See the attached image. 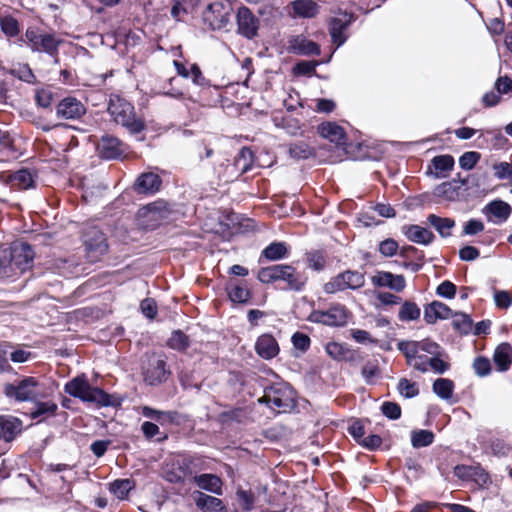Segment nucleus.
Masks as SVG:
<instances>
[{
	"label": "nucleus",
	"mask_w": 512,
	"mask_h": 512,
	"mask_svg": "<svg viewBox=\"0 0 512 512\" xmlns=\"http://www.w3.org/2000/svg\"><path fill=\"white\" fill-rule=\"evenodd\" d=\"M64 391L71 397L77 398L83 403L94 404L98 408L120 407L123 401L117 395L109 394L102 388L92 386L84 373L69 380L64 385Z\"/></svg>",
	"instance_id": "1"
},
{
	"label": "nucleus",
	"mask_w": 512,
	"mask_h": 512,
	"mask_svg": "<svg viewBox=\"0 0 512 512\" xmlns=\"http://www.w3.org/2000/svg\"><path fill=\"white\" fill-rule=\"evenodd\" d=\"M257 278L264 284L283 281L286 283L284 289L294 292L303 291L308 280L304 273L298 272L296 268L287 264H275L262 267L258 271Z\"/></svg>",
	"instance_id": "2"
},
{
	"label": "nucleus",
	"mask_w": 512,
	"mask_h": 512,
	"mask_svg": "<svg viewBox=\"0 0 512 512\" xmlns=\"http://www.w3.org/2000/svg\"><path fill=\"white\" fill-rule=\"evenodd\" d=\"M39 385L37 378L26 376L13 383H6L3 387V393L8 399L17 403L36 402L40 397Z\"/></svg>",
	"instance_id": "3"
},
{
	"label": "nucleus",
	"mask_w": 512,
	"mask_h": 512,
	"mask_svg": "<svg viewBox=\"0 0 512 512\" xmlns=\"http://www.w3.org/2000/svg\"><path fill=\"white\" fill-rule=\"evenodd\" d=\"M82 242L86 259L96 263L108 253L109 244L106 235L97 227H88L83 231Z\"/></svg>",
	"instance_id": "4"
},
{
	"label": "nucleus",
	"mask_w": 512,
	"mask_h": 512,
	"mask_svg": "<svg viewBox=\"0 0 512 512\" xmlns=\"http://www.w3.org/2000/svg\"><path fill=\"white\" fill-rule=\"evenodd\" d=\"M264 392L268 393L269 401H272L273 407L277 408L279 412H289L296 406L295 392L286 382L272 383L264 387Z\"/></svg>",
	"instance_id": "5"
},
{
	"label": "nucleus",
	"mask_w": 512,
	"mask_h": 512,
	"mask_svg": "<svg viewBox=\"0 0 512 512\" xmlns=\"http://www.w3.org/2000/svg\"><path fill=\"white\" fill-rule=\"evenodd\" d=\"M365 285V275L356 270H345L332 277L324 285V292L335 294L345 290H358Z\"/></svg>",
	"instance_id": "6"
},
{
	"label": "nucleus",
	"mask_w": 512,
	"mask_h": 512,
	"mask_svg": "<svg viewBox=\"0 0 512 512\" xmlns=\"http://www.w3.org/2000/svg\"><path fill=\"white\" fill-rule=\"evenodd\" d=\"M231 11L230 4L214 1L206 6L202 13V20L211 30H221L229 24Z\"/></svg>",
	"instance_id": "7"
},
{
	"label": "nucleus",
	"mask_w": 512,
	"mask_h": 512,
	"mask_svg": "<svg viewBox=\"0 0 512 512\" xmlns=\"http://www.w3.org/2000/svg\"><path fill=\"white\" fill-rule=\"evenodd\" d=\"M25 36L31 45L32 51L45 52L49 56L55 57V62H58L57 55L61 44L60 39H57L53 34L40 33L33 28L27 29Z\"/></svg>",
	"instance_id": "8"
},
{
	"label": "nucleus",
	"mask_w": 512,
	"mask_h": 512,
	"mask_svg": "<svg viewBox=\"0 0 512 512\" xmlns=\"http://www.w3.org/2000/svg\"><path fill=\"white\" fill-rule=\"evenodd\" d=\"M307 320L311 323L341 327L347 323V309L341 304H336L328 310H313Z\"/></svg>",
	"instance_id": "9"
},
{
	"label": "nucleus",
	"mask_w": 512,
	"mask_h": 512,
	"mask_svg": "<svg viewBox=\"0 0 512 512\" xmlns=\"http://www.w3.org/2000/svg\"><path fill=\"white\" fill-rule=\"evenodd\" d=\"M8 255L12 271L18 270L23 273L32 267L35 253L29 243L19 242L10 247Z\"/></svg>",
	"instance_id": "10"
},
{
	"label": "nucleus",
	"mask_w": 512,
	"mask_h": 512,
	"mask_svg": "<svg viewBox=\"0 0 512 512\" xmlns=\"http://www.w3.org/2000/svg\"><path fill=\"white\" fill-rule=\"evenodd\" d=\"M237 34L247 40L258 36L259 18L247 6H240L236 12Z\"/></svg>",
	"instance_id": "11"
},
{
	"label": "nucleus",
	"mask_w": 512,
	"mask_h": 512,
	"mask_svg": "<svg viewBox=\"0 0 512 512\" xmlns=\"http://www.w3.org/2000/svg\"><path fill=\"white\" fill-rule=\"evenodd\" d=\"M355 20V14L349 11L340 12V17H333L330 19L329 35L332 43L336 45V49L343 46L347 41L348 35L346 34V31Z\"/></svg>",
	"instance_id": "12"
},
{
	"label": "nucleus",
	"mask_w": 512,
	"mask_h": 512,
	"mask_svg": "<svg viewBox=\"0 0 512 512\" xmlns=\"http://www.w3.org/2000/svg\"><path fill=\"white\" fill-rule=\"evenodd\" d=\"M482 214L487 221L495 225L504 224L512 214V206L500 199L496 198L488 202L482 209Z\"/></svg>",
	"instance_id": "13"
},
{
	"label": "nucleus",
	"mask_w": 512,
	"mask_h": 512,
	"mask_svg": "<svg viewBox=\"0 0 512 512\" xmlns=\"http://www.w3.org/2000/svg\"><path fill=\"white\" fill-rule=\"evenodd\" d=\"M100 158L104 160L119 159L124 154V144L117 137L105 134L96 146Z\"/></svg>",
	"instance_id": "14"
},
{
	"label": "nucleus",
	"mask_w": 512,
	"mask_h": 512,
	"mask_svg": "<svg viewBox=\"0 0 512 512\" xmlns=\"http://www.w3.org/2000/svg\"><path fill=\"white\" fill-rule=\"evenodd\" d=\"M171 374L164 359L149 361L143 371L144 381L150 386H157L164 383Z\"/></svg>",
	"instance_id": "15"
},
{
	"label": "nucleus",
	"mask_w": 512,
	"mask_h": 512,
	"mask_svg": "<svg viewBox=\"0 0 512 512\" xmlns=\"http://www.w3.org/2000/svg\"><path fill=\"white\" fill-rule=\"evenodd\" d=\"M85 113V106L75 97H66L56 106L57 117L65 120L80 119Z\"/></svg>",
	"instance_id": "16"
},
{
	"label": "nucleus",
	"mask_w": 512,
	"mask_h": 512,
	"mask_svg": "<svg viewBox=\"0 0 512 512\" xmlns=\"http://www.w3.org/2000/svg\"><path fill=\"white\" fill-rule=\"evenodd\" d=\"M288 43L289 51L295 55L318 56L321 53L320 45L304 35L293 36Z\"/></svg>",
	"instance_id": "17"
},
{
	"label": "nucleus",
	"mask_w": 512,
	"mask_h": 512,
	"mask_svg": "<svg viewBox=\"0 0 512 512\" xmlns=\"http://www.w3.org/2000/svg\"><path fill=\"white\" fill-rule=\"evenodd\" d=\"M196 507L202 512H227L223 500L215 496L196 490L192 493Z\"/></svg>",
	"instance_id": "18"
},
{
	"label": "nucleus",
	"mask_w": 512,
	"mask_h": 512,
	"mask_svg": "<svg viewBox=\"0 0 512 512\" xmlns=\"http://www.w3.org/2000/svg\"><path fill=\"white\" fill-rule=\"evenodd\" d=\"M107 111L118 125L123 119L130 116L131 113L135 111V107L119 95L112 94L109 99Z\"/></svg>",
	"instance_id": "19"
},
{
	"label": "nucleus",
	"mask_w": 512,
	"mask_h": 512,
	"mask_svg": "<svg viewBox=\"0 0 512 512\" xmlns=\"http://www.w3.org/2000/svg\"><path fill=\"white\" fill-rule=\"evenodd\" d=\"M23 431V422L12 415H0V438L5 442H12Z\"/></svg>",
	"instance_id": "20"
},
{
	"label": "nucleus",
	"mask_w": 512,
	"mask_h": 512,
	"mask_svg": "<svg viewBox=\"0 0 512 512\" xmlns=\"http://www.w3.org/2000/svg\"><path fill=\"white\" fill-rule=\"evenodd\" d=\"M254 348L256 354L264 360L275 358L280 351L277 340L269 333L260 335L255 342Z\"/></svg>",
	"instance_id": "21"
},
{
	"label": "nucleus",
	"mask_w": 512,
	"mask_h": 512,
	"mask_svg": "<svg viewBox=\"0 0 512 512\" xmlns=\"http://www.w3.org/2000/svg\"><path fill=\"white\" fill-rule=\"evenodd\" d=\"M161 177L153 172H145L138 176L134 183V190L138 194L153 195L160 190Z\"/></svg>",
	"instance_id": "22"
},
{
	"label": "nucleus",
	"mask_w": 512,
	"mask_h": 512,
	"mask_svg": "<svg viewBox=\"0 0 512 512\" xmlns=\"http://www.w3.org/2000/svg\"><path fill=\"white\" fill-rule=\"evenodd\" d=\"M372 283L376 287H388L396 292H401L406 287V280L403 275L393 274L386 271H378L372 277Z\"/></svg>",
	"instance_id": "23"
},
{
	"label": "nucleus",
	"mask_w": 512,
	"mask_h": 512,
	"mask_svg": "<svg viewBox=\"0 0 512 512\" xmlns=\"http://www.w3.org/2000/svg\"><path fill=\"white\" fill-rule=\"evenodd\" d=\"M318 134L331 143L341 146L345 144L346 133L342 126L334 121L322 122L317 126Z\"/></svg>",
	"instance_id": "24"
},
{
	"label": "nucleus",
	"mask_w": 512,
	"mask_h": 512,
	"mask_svg": "<svg viewBox=\"0 0 512 512\" xmlns=\"http://www.w3.org/2000/svg\"><path fill=\"white\" fill-rule=\"evenodd\" d=\"M402 233L409 241L424 246L430 245L435 239L432 231L417 224L404 225Z\"/></svg>",
	"instance_id": "25"
},
{
	"label": "nucleus",
	"mask_w": 512,
	"mask_h": 512,
	"mask_svg": "<svg viewBox=\"0 0 512 512\" xmlns=\"http://www.w3.org/2000/svg\"><path fill=\"white\" fill-rule=\"evenodd\" d=\"M453 310L443 302L434 300L424 307V320L427 324H435L438 320L451 317Z\"/></svg>",
	"instance_id": "26"
},
{
	"label": "nucleus",
	"mask_w": 512,
	"mask_h": 512,
	"mask_svg": "<svg viewBox=\"0 0 512 512\" xmlns=\"http://www.w3.org/2000/svg\"><path fill=\"white\" fill-rule=\"evenodd\" d=\"M326 353L336 361L354 362L358 358V352L351 349L348 344L328 342L325 346Z\"/></svg>",
	"instance_id": "27"
},
{
	"label": "nucleus",
	"mask_w": 512,
	"mask_h": 512,
	"mask_svg": "<svg viewBox=\"0 0 512 512\" xmlns=\"http://www.w3.org/2000/svg\"><path fill=\"white\" fill-rule=\"evenodd\" d=\"M190 466L186 460H177L164 470V479L173 484L184 483L190 474Z\"/></svg>",
	"instance_id": "28"
},
{
	"label": "nucleus",
	"mask_w": 512,
	"mask_h": 512,
	"mask_svg": "<svg viewBox=\"0 0 512 512\" xmlns=\"http://www.w3.org/2000/svg\"><path fill=\"white\" fill-rule=\"evenodd\" d=\"M496 370L506 372L512 364V345L509 342H502L496 346L492 356Z\"/></svg>",
	"instance_id": "29"
},
{
	"label": "nucleus",
	"mask_w": 512,
	"mask_h": 512,
	"mask_svg": "<svg viewBox=\"0 0 512 512\" xmlns=\"http://www.w3.org/2000/svg\"><path fill=\"white\" fill-rule=\"evenodd\" d=\"M193 481L202 490L208 491L215 495L223 494V482L221 478L215 474L203 473L195 475Z\"/></svg>",
	"instance_id": "30"
},
{
	"label": "nucleus",
	"mask_w": 512,
	"mask_h": 512,
	"mask_svg": "<svg viewBox=\"0 0 512 512\" xmlns=\"http://www.w3.org/2000/svg\"><path fill=\"white\" fill-rule=\"evenodd\" d=\"M454 388V382L449 378H437L432 384L433 393L450 404L455 403V401H452Z\"/></svg>",
	"instance_id": "31"
},
{
	"label": "nucleus",
	"mask_w": 512,
	"mask_h": 512,
	"mask_svg": "<svg viewBox=\"0 0 512 512\" xmlns=\"http://www.w3.org/2000/svg\"><path fill=\"white\" fill-rule=\"evenodd\" d=\"M453 329L460 335H469L473 330V320L467 313L453 311L451 317Z\"/></svg>",
	"instance_id": "32"
},
{
	"label": "nucleus",
	"mask_w": 512,
	"mask_h": 512,
	"mask_svg": "<svg viewBox=\"0 0 512 512\" xmlns=\"http://www.w3.org/2000/svg\"><path fill=\"white\" fill-rule=\"evenodd\" d=\"M288 246L285 242H272L266 246L261 253V256L269 261H278L287 258Z\"/></svg>",
	"instance_id": "33"
},
{
	"label": "nucleus",
	"mask_w": 512,
	"mask_h": 512,
	"mask_svg": "<svg viewBox=\"0 0 512 512\" xmlns=\"http://www.w3.org/2000/svg\"><path fill=\"white\" fill-rule=\"evenodd\" d=\"M460 186H456V180L443 182L437 185L433 194L447 201H456L459 197Z\"/></svg>",
	"instance_id": "34"
},
{
	"label": "nucleus",
	"mask_w": 512,
	"mask_h": 512,
	"mask_svg": "<svg viewBox=\"0 0 512 512\" xmlns=\"http://www.w3.org/2000/svg\"><path fill=\"white\" fill-rule=\"evenodd\" d=\"M226 291L233 303L244 304L251 298V292L241 283L229 282L226 286Z\"/></svg>",
	"instance_id": "35"
},
{
	"label": "nucleus",
	"mask_w": 512,
	"mask_h": 512,
	"mask_svg": "<svg viewBox=\"0 0 512 512\" xmlns=\"http://www.w3.org/2000/svg\"><path fill=\"white\" fill-rule=\"evenodd\" d=\"M427 221L443 238L451 236L449 230L452 229L456 224L454 219L448 217L442 218L436 214L428 215Z\"/></svg>",
	"instance_id": "36"
},
{
	"label": "nucleus",
	"mask_w": 512,
	"mask_h": 512,
	"mask_svg": "<svg viewBox=\"0 0 512 512\" xmlns=\"http://www.w3.org/2000/svg\"><path fill=\"white\" fill-rule=\"evenodd\" d=\"M118 125H121L130 135H138L146 130L145 120L138 116L135 111L130 116L123 119Z\"/></svg>",
	"instance_id": "37"
},
{
	"label": "nucleus",
	"mask_w": 512,
	"mask_h": 512,
	"mask_svg": "<svg viewBox=\"0 0 512 512\" xmlns=\"http://www.w3.org/2000/svg\"><path fill=\"white\" fill-rule=\"evenodd\" d=\"M288 153L295 160H305L315 154L314 149L303 141H295L289 145Z\"/></svg>",
	"instance_id": "38"
},
{
	"label": "nucleus",
	"mask_w": 512,
	"mask_h": 512,
	"mask_svg": "<svg viewBox=\"0 0 512 512\" xmlns=\"http://www.w3.org/2000/svg\"><path fill=\"white\" fill-rule=\"evenodd\" d=\"M166 344L172 350L185 352L190 346V339L182 330L177 329L172 331Z\"/></svg>",
	"instance_id": "39"
},
{
	"label": "nucleus",
	"mask_w": 512,
	"mask_h": 512,
	"mask_svg": "<svg viewBox=\"0 0 512 512\" xmlns=\"http://www.w3.org/2000/svg\"><path fill=\"white\" fill-rule=\"evenodd\" d=\"M135 482L132 479L124 478V479H116L110 483L109 490L113 493L118 499L127 498L129 492L134 489Z\"/></svg>",
	"instance_id": "40"
},
{
	"label": "nucleus",
	"mask_w": 512,
	"mask_h": 512,
	"mask_svg": "<svg viewBox=\"0 0 512 512\" xmlns=\"http://www.w3.org/2000/svg\"><path fill=\"white\" fill-rule=\"evenodd\" d=\"M292 9L303 18H312L318 12V6L312 0H295L292 2Z\"/></svg>",
	"instance_id": "41"
},
{
	"label": "nucleus",
	"mask_w": 512,
	"mask_h": 512,
	"mask_svg": "<svg viewBox=\"0 0 512 512\" xmlns=\"http://www.w3.org/2000/svg\"><path fill=\"white\" fill-rule=\"evenodd\" d=\"M434 439L435 435L430 430L419 429L411 432V445L416 449L431 445L434 442Z\"/></svg>",
	"instance_id": "42"
},
{
	"label": "nucleus",
	"mask_w": 512,
	"mask_h": 512,
	"mask_svg": "<svg viewBox=\"0 0 512 512\" xmlns=\"http://www.w3.org/2000/svg\"><path fill=\"white\" fill-rule=\"evenodd\" d=\"M332 55L329 56V58L325 61V63L329 62ZM321 63L320 61L316 60H301L298 61L292 68V72L295 76H312L316 72V67L319 66Z\"/></svg>",
	"instance_id": "43"
},
{
	"label": "nucleus",
	"mask_w": 512,
	"mask_h": 512,
	"mask_svg": "<svg viewBox=\"0 0 512 512\" xmlns=\"http://www.w3.org/2000/svg\"><path fill=\"white\" fill-rule=\"evenodd\" d=\"M489 446L493 456L512 459V444L500 438H491Z\"/></svg>",
	"instance_id": "44"
},
{
	"label": "nucleus",
	"mask_w": 512,
	"mask_h": 512,
	"mask_svg": "<svg viewBox=\"0 0 512 512\" xmlns=\"http://www.w3.org/2000/svg\"><path fill=\"white\" fill-rule=\"evenodd\" d=\"M35 407L30 411V418L37 419L43 415L54 416L57 413L58 405L53 401H38L36 400Z\"/></svg>",
	"instance_id": "45"
},
{
	"label": "nucleus",
	"mask_w": 512,
	"mask_h": 512,
	"mask_svg": "<svg viewBox=\"0 0 512 512\" xmlns=\"http://www.w3.org/2000/svg\"><path fill=\"white\" fill-rule=\"evenodd\" d=\"M421 310L415 302L404 301L399 310L398 318L401 321H415L420 318Z\"/></svg>",
	"instance_id": "46"
},
{
	"label": "nucleus",
	"mask_w": 512,
	"mask_h": 512,
	"mask_svg": "<svg viewBox=\"0 0 512 512\" xmlns=\"http://www.w3.org/2000/svg\"><path fill=\"white\" fill-rule=\"evenodd\" d=\"M254 161V153L249 147H242L235 157V166L246 173L250 170Z\"/></svg>",
	"instance_id": "47"
},
{
	"label": "nucleus",
	"mask_w": 512,
	"mask_h": 512,
	"mask_svg": "<svg viewBox=\"0 0 512 512\" xmlns=\"http://www.w3.org/2000/svg\"><path fill=\"white\" fill-rule=\"evenodd\" d=\"M236 498L243 511L249 512L254 509L256 497L252 490L239 487L236 490Z\"/></svg>",
	"instance_id": "48"
},
{
	"label": "nucleus",
	"mask_w": 512,
	"mask_h": 512,
	"mask_svg": "<svg viewBox=\"0 0 512 512\" xmlns=\"http://www.w3.org/2000/svg\"><path fill=\"white\" fill-rule=\"evenodd\" d=\"M12 181L20 189H29L34 186V176L27 168L16 171L12 176Z\"/></svg>",
	"instance_id": "49"
},
{
	"label": "nucleus",
	"mask_w": 512,
	"mask_h": 512,
	"mask_svg": "<svg viewBox=\"0 0 512 512\" xmlns=\"http://www.w3.org/2000/svg\"><path fill=\"white\" fill-rule=\"evenodd\" d=\"M308 267L314 271L320 272L326 266V256L321 250H312L306 253Z\"/></svg>",
	"instance_id": "50"
},
{
	"label": "nucleus",
	"mask_w": 512,
	"mask_h": 512,
	"mask_svg": "<svg viewBox=\"0 0 512 512\" xmlns=\"http://www.w3.org/2000/svg\"><path fill=\"white\" fill-rule=\"evenodd\" d=\"M397 390L401 396L411 399L419 395V387L416 382H412L407 378H401L397 385Z\"/></svg>",
	"instance_id": "51"
},
{
	"label": "nucleus",
	"mask_w": 512,
	"mask_h": 512,
	"mask_svg": "<svg viewBox=\"0 0 512 512\" xmlns=\"http://www.w3.org/2000/svg\"><path fill=\"white\" fill-rule=\"evenodd\" d=\"M472 368L478 377H487L492 371L491 361L486 356H477L473 360Z\"/></svg>",
	"instance_id": "52"
},
{
	"label": "nucleus",
	"mask_w": 512,
	"mask_h": 512,
	"mask_svg": "<svg viewBox=\"0 0 512 512\" xmlns=\"http://www.w3.org/2000/svg\"><path fill=\"white\" fill-rule=\"evenodd\" d=\"M0 28L8 37H16L20 32L17 19L10 15L0 18Z\"/></svg>",
	"instance_id": "53"
},
{
	"label": "nucleus",
	"mask_w": 512,
	"mask_h": 512,
	"mask_svg": "<svg viewBox=\"0 0 512 512\" xmlns=\"http://www.w3.org/2000/svg\"><path fill=\"white\" fill-rule=\"evenodd\" d=\"M431 164L436 171L448 172L453 169L455 161L453 156L444 154L433 157Z\"/></svg>",
	"instance_id": "54"
},
{
	"label": "nucleus",
	"mask_w": 512,
	"mask_h": 512,
	"mask_svg": "<svg viewBox=\"0 0 512 512\" xmlns=\"http://www.w3.org/2000/svg\"><path fill=\"white\" fill-rule=\"evenodd\" d=\"M379 374L380 369L377 360L367 361L361 369V375L367 384H373L374 378L379 376Z\"/></svg>",
	"instance_id": "55"
},
{
	"label": "nucleus",
	"mask_w": 512,
	"mask_h": 512,
	"mask_svg": "<svg viewBox=\"0 0 512 512\" xmlns=\"http://www.w3.org/2000/svg\"><path fill=\"white\" fill-rule=\"evenodd\" d=\"M397 348L406 357L408 365H412V360L418 353L417 341H400Z\"/></svg>",
	"instance_id": "56"
},
{
	"label": "nucleus",
	"mask_w": 512,
	"mask_h": 512,
	"mask_svg": "<svg viewBox=\"0 0 512 512\" xmlns=\"http://www.w3.org/2000/svg\"><path fill=\"white\" fill-rule=\"evenodd\" d=\"M481 158V154L476 151H467L459 158V166L463 170H472Z\"/></svg>",
	"instance_id": "57"
},
{
	"label": "nucleus",
	"mask_w": 512,
	"mask_h": 512,
	"mask_svg": "<svg viewBox=\"0 0 512 512\" xmlns=\"http://www.w3.org/2000/svg\"><path fill=\"white\" fill-rule=\"evenodd\" d=\"M418 352L423 351L431 355V357L437 354H443V348L435 341L426 338L421 341H417Z\"/></svg>",
	"instance_id": "58"
},
{
	"label": "nucleus",
	"mask_w": 512,
	"mask_h": 512,
	"mask_svg": "<svg viewBox=\"0 0 512 512\" xmlns=\"http://www.w3.org/2000/svg\"><path fill=\"white\" fill-rule=\"evenodd\" d=\"M380 410L389 420H398L401 417V407L396 402L385 401L382 403Z\"/></svg>",
	"instance_id": "59"
},
{
	"label": "nucleus",
	"mask_w": 512,
	"mask_h": 512,
	"mask_svg": "<svg viewBox=\"0 0 512 512\" xmlns=\"http://www.w3.org/2000/svg\"><path fill=\"white\" fill-rule=\"evenodd\" d=\"M494 176L499 180H511L512 181V163L510 162H499L493 164Z\"/></svg>",
	"instance_id": "60"
},
{
	"label": "nucleus",
	"mask_w": 512,
	"mask_h": 512,
	"mask_svg": "<svg viewBox=\"0 0 512 512\" xmlns=\"http://www.w3.org/2000/svg\"><path fill=\"white\" fill-rule=\"evenodd\" d=\"M192 82L194 85L201 88H210L212 86L209 79H207L198 64L194 63L191 65V75Z\"/></svg>",
	"instance_id": "61"
},
{
	"label": "nucleus",
	"mask_w": 512,
	"mask_h": 512,
	"mask_svg": "<svg viewBox=\"0 0 512 512\" xmlns=\"http://www.w3.org/2000/svg\"><path fill=\"white\" fill-rule=\"evenodd\" d=\"M399 249L398 242L393 238H387L379 243L378 250L384 257H392L397 254Z\"/></svg>",
	"instance_id": "62"
},
{
	"label": "nucleus",
	"mask_w": 512,
	"mask_h": 512,
	"mask_svg": "<svg viewBox=\"0 0 512 512\" xmlns=\"http://www.w3.org/2000/svg\"><path fill=\"white\" fill-rule=\"evenodd\" d=\"M456 292H457L456 285L449 280H445V281L441 282L436 288V294L439 297H442L445 299H453L456 295Z\"/></svg>",
	"instance_id": "63"
},
{
	"label": "nucleus",
	"mask_w": 512,
	"mask_h": 512,
	"mask_svg": "<svg viewBox=\"0 0 512 512\" xmlns=\"http://www.w3.org/2000/svg\"><path fill=\"white\" fill-rule=\"evenodd\" d=\"M292 344L295 349L306 352L310 348V337L303 332H295L291 337Z\"/></svg>",
	"instance_id": "64"
}]
</instances>
